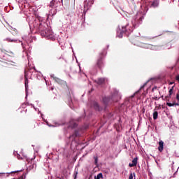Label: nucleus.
I'll use <instances>...</instances> for the list:
<instances>
[{
  "label": "nucleus",
  "mask_w": 179,
  "mask_h": 179,
  "mask_svg": "<svg viewBox=\"0 0 179 179\" xmlns=\"http://www.w3.org/2000/svg\"><path fill=\"white\" fill-rule=\"evenodd\" d=\"M55 82H56V83H58V85H65L66 83V82L64 80H62L57 77L55 78Z\"/></svg>",
  "instance_id": "6ab92c4d"
},
{
  "label": "nucleus",
  "mask_w": 179,
  "mask_h": 179,
  "mask_svg": "<svg viewBox=\"0 0 179 179\" xmlns=\"http://www.w3.org/2000/svg\"><path fill=\"white\" fill-rule=\"evenodd\" d=\"M122 106H125L127 108L131 106V102L129 101V99L124 100V103H122Z\"/></svg>",
  "instance_id": "b1692460"
},
{
  "label": "nucleus",
  "mask_w": 179,
  "mask_h": 179,
  "mask_svg": "<svg viewBox=\"0 0 179 179\" xmlns=\"http://www.w3.org/2000/svg\"><path fill=\"white\" fill-rule=\"evenodd\" d=\"M24 86H25V99L27 100V97L29 96V78H27V76H24Z\"/></svg>",
  "instance_id": "f8f14e48"
},
{
  "label": "nucleus",
  "mask_w": 179,
  "mask_h": 179,
  "mask_svg": "<svg viewBox=\"0 0 179 179\" xmlns=\"http://www.w3.org/2000/svg\"><path fill=\"white\" fill-rule=\"evenodd\" d=\"M127 110V106H122V103L120 106V108H119V110H120V111H122V110Z\"/></svg>",
  "instance_id": "473e14b6"
},
{
  "label": "nucleus",
  "mask_w": 179,
  "mask_h": 179,
  "mask_svg": "<svg viewBox=\"0 0 179 179\" xmlns=\"http://www.w3.org/2000/svg\"><path fill=\"white\" fill-rule=\"evenodd\" d=\"M102 101H103V103L105 106V108H107V107L108 106V103H110V102L113 103V101H112L111 97L110 96H104L102 99Z\"/></svg>",
  "instance_id": "ddd939ff"
},
{
  "label": "nucleus",
  "mask_w": 179,
  "mask_h": 179,
  "mask_svg": "<svg viewBox=\"0 0 179 179\" xmlns=\"http://www.w3.org/2000/svg\"><path fill=\"white\" fill-rule=\"evenodd\" d=\"M176 80H177L178 82H179V74H178V75L176 76Z\"/></svg>",
  "instance_id": "79ce46f5"
},
{
  "label": "nucleus",
  "mask_w": 179,
  "mask_h": 179,
  "mask_svg": "<svg viewBox=\"0 0 179 179\" xmlns=\"http://www.w3.org/2000/svg\"><path fill=\"white\" fill-rule=\"evenodd\" d=\"M94 164L95 166H99V157H94Z\"/></svg>",
  "instance_id": "7c9ffc66"
},
{
  "label": "nucleus",
  "mask_w": 179,
  "mask_h": 179,
  "mask_svg": "<svg viewBox=\"0 0 179 179\" xmlns=\"http://www.w3.org/2000/svg\"><path fill=\"white\" fill-rule=\"evenodd\" d=\"M69 104H71V103H72V97L69 96Z\"/></svg>",
  "instance_id": "ea45409f"
},
{
  "label": "nucleus",
  "mask_w": 179,
  "mask_h": 179,
  "mask_svg": "<svg viewBox=\"0 0 179 179\" xmlns=\"http://www.w3.org/2000/svg\"><path fill=\"white\" fill-rule=\"evenodd\" d=\"M50 90H54V87H50Z\"/></svg>",
  "instance_id": "864d4df0"
},
{
  "label": "nucleus",
  "mask_w": 179,
  "mask_h": 179,
  "mask_svg": "<svg viewBox=\"0 0 179 179\" xmlns=\"http://www.w3.org/2000/svg\"><path fill=\"white\" fill-rule=\"evenodd\" d=\"M166 106H168V107H174V106H177V103H176V101H173V103L166 101Z\"/></svg>",
  "instance_id": "393cba45"
},
{
  "label": "nucleus",
  "mask_w": 179,
  "mask_h": 179,
  "mask_svg": "<svg viewBox=\"0 0 179 179\" xmlns=\"http://www.w3.org/2000/svg\"><path fill=\"white\" fill-rule=\"evenodd\" d=\"M150 81V80H148L146 81V83H145L141 87L140 89L138 90V92H139L140 90H142V89H143V87H145V86H146L148 85V83H149V82Z\"/></svg>",
  "instance_id": "cd10ccee"
},
{
  "label": "nucleus",
  "mask_w": 179,
  "mask_h": 179,
  "mask_svg": "<svg viewBox=\"0 0 179 179\" xmlns=\"http://www.w3.org/2000/svg\"><path fill=\"white\" fill-rule=\"evenodd\" d=\"M25 113H27V109L25 110Z\"/></svg>",
  "instance_id": "052dcab7"
},
{
  "label": "nucleus",
  "mask_w": 179,
  "mask_h": 179,
  "mask_svg": "<svg viewBox=\"0 0 179 179\" xmlns=\"http://www.w3.org/2000/svg\"><path fill=\"white\" fill-rule=\"evenodd\" d=\"M135 179V178H134Z\"/></svg>",
  "instance_id": "69168bd1"
},
{
  "label": "nucleus",
  "mask_w": 179,
  "mask_h": 179,
  "mask_svg": "<svg viewBox=\"0 0 179 179\" xmlns=\"http://www.w3.org/2000/svg\"><path fill=\"white\" fill-rule=\"evenodd\" d=\"M138 47H141V48H147L149 50H152V51H160L162 50H170V48H171V43H168L164 46V45H153L151 44L141 43L140 45H138Z\"/></svg>",
  "instance_id": "20e7f679"
},
{
  "label": "nucleus",
  "mask_w": 179,
  "mask_h": 179,
  "mask_svg": "<svg viewBox=\"0 0 179 179\" xmlns=\"http://www.w3.org/2000/svg\"><path fill=\"white\" fill-rule=\"evenodd\" d=\"M76 127H78V124L75 123V124H73V128H76Z\"/></svg>",
  "instance_id": "49530a36"
},
{
  "label": "nucleus",
  "mask_w": 179,
  "mask_h": 179,
  "mask_svg": "<svg viewBox=\"0 0 179 179\" xmlns=\"http://www.w3.org/2000/svg\"><path fill=\"white\" fill-rule=\"evenodd\" d=\"M109 96L112 100V103H117V101H118V100L121 99V94H120V91L117 89H114L113 92Z\"/></svg>",
  "instance_id": "1a4fd4ad"
},
{
  "label": "nucleus",
  "mask_w": 179,
  "mask_h": 179,
  "mask_svg": "<svg viewBox=\"0 0 179 179\" xmlns=\"http://www.w3.org/2000/svg\"><path fill=\"white\" fill-rule=\"evenodd\" d=\"M177 173H178V169L176 171V172L173 173V175L172 176L173 178H176V176L177 175Z\"/></svg>",
  "instance_id": "e433bc0d"
},
{
  "label": "nucleus",
  "mask_w": 179,
  "mask_h": 179,
  "mask_svg": "<svg viewBox=\"0 0 179 179\" xmlns=\"http://www.w3.org/2000/svg\"><path fill=\"white\" fill-rule=\"evenodd\" d=\"M153 114H152V115H153V120H157V117H159V112H157V110H156V108H155L154 110H153Z\"/></svg>",
  "instance_id": "5701e85b"
},
{
  "label": "nucleus",
  "mask_w": 179,
  "mask_h": 179,
  "mask_svg": "<svg viewBox=\"0 0 179 179\" xmlns=\"http://www.w3.org/2000/svg\"><path fill=\"white\" fill-rule=\"evenodd\" d=\"M155 89H157V86H155V87H154L153 88H152V92H153V90H155Z\"/></svg>",
  "instance_id": "8fccbe9b"
},
{
  "label": "nucleus",
  "mask_w": 179,
  "mask_h": 179,
  "mask_svg": "<svg viewBox=\"0 0 179 179\" xmlns=\"http://www.w3.org/2000/svg\"><path fill=\"white\" fill-rule=\"evenodd\" d=\"M38 114H40L41 113V111H40V110H38Z\"/></svg>",
  "instance_id": "13d9d810"
},
{
  "label": "nucleus",
  "mask_w": 179,
  "mask_h": 179,
  "mask_svg": "<svg viewBox=\"0 0 179 179\" xmlns=\"http://www.w3.org/2000/svg\"><path fill=\"white\" fill-rule=\"evenodd\" d=\"M0 59L6 61L7 62L6 64L7 66H10V65H13L12 64H15V62L12 61V56L5 52V51L1 48H0Z\"/></svg>",
  "instance_id": "0eeeda50"
},
{
  "label": "nucleus",
  "mask_w": 179,
  "mask_h": 179,
  "mask_svg": "<svg viewBox=\"0 0 179 179\" xmlns=\"http://www.w3.org/2000/svg\"><path fill=\"white\" fill-rule=\"evenodd\" d=\"M50 78H52L53 80H55V78H57V77L54 74H50Z\"/></svg>",
  "instance_id": "4c0bfd02"
},
{
  "label": "nucleus",
  "mask_w": 179,
  "mask_h": 179,
  "mask_svg": "<svg viewBox=\"0 0 179 179\" xmlns=\"http://www.w3.org/2000/svg\"><path fill=\"white\" fill-rule=\"evenodd\" d=\"M86 118V112H85L84 110V113L78 118V121H80L81 120H85Z\"/></svg>",
  "instance_id": "a878e982"
},
{
  "label": "nucleus",
  "mask_w": 179,
  "mask_h": 179,
  "mask_svg": "<svg viewBox=\"0 0 179 179\" xmlns=\"http://www.w3.org/2000/svg\"><path fill=\"white\" fill-rule=\"evenodd\" d=\"M85 10H87V8L86 7V1H85V4H84V12Z\"/></svg>",
  "instance_id": "a19ab883"
},
{
  "label": "nucleus",
  "mask_w": 179,
  "mask_h": 179,
  "mask_svg": "<svg viewBox=\"0 0 179 179\" xmlns=\"http://www.w3.org/2000/svg\"><path fill=\"white\" fill-rule=\"evenodd\" d=\"M82 134H80L79 129H76L73 134L68 138L71 148H78L80 145V141L78 138H80Z\"/></svg>",
  "instance_id": "7ed1b4c3"
},
{
  "label": "nucleus",
  "mask_w": 179,
  "mask_h": 179,
  "mask_svg": "<svg viewBox=\"0 0 179 179\" xmlns=\"http://www.w3.org/2000/svg\"><path fill=\"white\" fill-rule=\"evenodd\" d=\"M98 85H103L106 82V78H99L96 80Z\"/></svg>",
  "instance_id": "412c9836"
},
{
  "label": "nucleus",
  "mask_w": 179,
  "mask_h": 179,
  "mask_svg": "<svg viewBox=\"0 0 179 179\" xmlns=\"http://www.w3.org/2000/svg\"><path fill=\"white\" fill-rule=\"evenodd\" d=\"M106 55H107V48H103L99 53V56L95 64V72H97V69L101 70L104 68V58H106Z\"/></svg>",
  "instance_id": "423d86ee"
},
{
  "label": "nucleus",
  "mask_w": 179,
  "mask_h": 179,
  "mask_svg": "<svg viewBox=\"0 0 179 179\" xmlns=\"http://www.w3.org/2000/svg\"><path fill=\"white\" fill-rule=\"evenodd\" d=\"M162 100H166V101H170V99H168L166 96H162Z\"/></svg>",
  "instance_id": "f704fd0d"
},
{
  "label": "nucleus",
  "mask_w": 179,
  "mask_h": 179,
  "mask_svg": "<svg viewBox=\"0 0 179 179\" xmlns=\"http://www.w3.org/2000/svg\"><path fill=\"white\" fill-rule=\"evenodd\" d=\"M176 100H178V102L176 103V106H179V94H176Z\"/></svg>",
  "instance_id": "c9c22d12"
},
{
  "label": "nucleus",
  "mask_w": 179,
  "mask_h": 179,
  "mask_svg": "<svg viewBox=\"0 0 179 179\" xmlns=\"http://www.w3.org/2000/svg\"><path fill=\"white\" fill-rule=\"evenodd\" d=\"M143 39H144L145 41H146V40H148V38L144 37V38H143Z\"/></svg>",
  "instance_id": "5fc2aeb1"
},
{
  "label": "nucleus",
  "mask_w": 179,
  "mask_h": 179,
  "mask_svg": "<svg viewBox=\"0 0 179 179\" xmlns=\"http://www.w3.org/2000/svg\"><path fill=\"white\" fill-rule=\"evenodd\" d=\"M21 44H22V47H23V43H22Z\"/></svg>",
  "instance_id": "680f3d73"
},
{
  "label": "nucleus",
  "mask_w": 179,
  "mask_h": 179,
  "mask_svg": "<svg viewBox=\"0 0 179 179\" xmlns=\"http://www.w3.org/2000/svg\"><path fill=\"white\" fill-rule=\"evenodd\" d=\"M174 162H172V166H171V169H172V170H173L174 169Z\"/></svg>",
  "instance_id": "c03bdc74"
},
{
  "label": "nucleus",
  "mask_w": 179,
  "mask_h": 179,
  "mask_svg": "<svg viewBox=\"0 0 179 179\" xmlns=\"http://www.w3.org/2000/svg\"><path fill=\"white\" fill-rule=\"evenodd\" d=\"M79 68H80V66H79Z\"/></svg>",
  "instance_id": "0e129e2a"
},
{
  "label": "nucleus",
  "mask_w": 179,
  "mask_h": 179,
  "mask_svg": "<svg viewBox=\"0 0 179 179\" xmlns=\"http://www.w3.org/2000/svg\"><path fill=\"white\" fill-rule=\"evenodd\" d=\"M27 176V172L24 173L18 179H26Z\"/></svg>",
  "instance_id": "72a5a7b5"
},
{
  "label": "nucleus",
  "mask_w": 179,
  "mask_h": 179,
  "mask_svg": "<svg viewBox=\"0 0 179 179\" xmlns=\"http://www.w3.org/2000/svg\"><path fill=\"white\" fill-rule=\"evenodd\" d=\"M118 12L123 16V17L127 16V17L131 18V24L134 29L139 27V24H142V22L143 19H145V15L141 12H137L136 14L125 12L124 10H122V12Z\"/></svg>",
  "instance_id": "f03ea898"
},
{
  "label": "nucleus",
  "mask_w": 179,
  "mask_h": 179,
  "mask_svg": "<svg viewBox=\"0 0 179 179\" xmlns=\"http://www.w3.org/2000/svg\"><path fill=\"white\" fill-rule=\"evenodd\" d=\"M27 44H28V45H29V42H28V43H27Z\"/></svg>",
  "instance_id": "e2e57ef3"
},
{
  "label": "nucleus",
  "mask_w": 179,
  "mask_h": 179,
  "mask_svg": "<svg viewBox=\"0 0 179 179\" xmlns=\"http://www.w3.org/2000/svg\"><path fill=\"white\" fill-rule=\"evenodd\" d=\"M57 59H64L62 57L57 58Z\"/></svg>",
  "instance_id": "603ef678"
},
{
  "label": "nucleus",
  "mask_w": 179,
  "mask_h": 179,
  "mask_svg": "<svg viewBox=\"0 0 179 179\" xmlns=\"http://www.w3.org/2000/svg\"><path fill=\"white\" fill-rule=\"evenodd\" d=\"M138 165V157H136L131 161V163L129 164V167H136Z\"/></svg>",
  "instance_id": "dca6fc26"
},
{
  "label": "nucleus",
  "mask_w": 179,
  "mask_h": 179,
  "mask_svg": "<svg viewBox=\"0 0 179 179\" xmlns=\"http://www.w3.org/2000/svg\"><path fill=\"white\" fill-rule=\"evenodd\" d=\"M29 106H31V107H33V108L35 110V111H37V108H36V106H34V104L30 103H29L27 101H26L24 103H22L21 105V107H22V108H27Z\"/></svg>",
  "instance_id": "4468645a"
},
{
  "label": "nucleus",
  "mask_w": 179,
  "mask_h": 179,
  "mask_svg": "<svg viewBox=\"0 0 179 179\" xmlns=\"http://www.w3.org/2000/svg\"><path fill=\"white\" fill-rule=\"evenodd\" d=\"M46 122V125H48V127H61L65 125V122H57L55 123V125H51L50 124V123H48V121H45Z\"/></svg>",
  "instance_id": "2eb2a0df"
},
{
  "label": "nucleus",
  "mask_w": 179,
  "mask_h": 179,
  "mask_svg": "<svg viewBox=\"0 0 179 179\" xmlns=\"http://www.w3.org/2000/svg\"><path fill=\"white\" fill-rule=\"evenodd\" d=\"M136 174L135 173V172L134 173L130 172L129 179H134V177H136Z\"/></svg>",
  "instance_id": "c756f323"
},
{
  "label": "nucleus",
  "mask_w": 179,
  "mask_h": 179,
  "mask_svg": "<svg viewBox=\"0 0 179 179\" xmlns=\"http://www.w3.org/2000/svg\"><path fill=\"white\" fill-rule=\"evenodd\" d=\"M41 118H43V117L44 116V115L43 113H41Z\"/></svg>",
  "instance_id": "4d7b16f0"
},
{
  "label": "nucleus",
  "mask_w": 179,
  "mask_h": 179,
  "mask_svg": "<svg viewBox=\"0 0 179 179\" xmlns=\"http://www.w3.org/2000/svg\"><path fill=\"white\" fill-rule=\"evenodd\" d=\"M78 170H76V168L75 171H74V173H73V177L74 179L78 178Z\"/></svg>",
  "instance_id": "bb28decb"
},
{
  "label": "nucleus",
  "mask_w": 179,
  "mask_h": 179,
  "mask_svg": "<svg viewBox=\"0 0 179 179\" xmlns=\"http://www.w3.org/2000/svg\"><path fill=\"white\" fill-rule=\"evenodd\" d=\"M6 41H8V43H21L22 41H20V40H17V39H12L10 38H6Z\"/></svg>",
  "instance_id": "aec40b11"
},
{
  "label": "nucleus",
  "mask_w": 179,
  "mask_h": 179,
  "mask_svg": "<svg viewBox=\"0 0 179 179\" xmlns=\"http://www.w3.org/2000/svg\"><path fill=\"white\" fill-rule=\"evenodd\" d=\"M134 31V27H129V24H126L124 27H122V29L118 28L117 29L116 37L119 38H122L124 36L127 37Z\"/></svg>",
  "instance_id": "39448f33"
},
{
  "label": "nucleus",
  "mask_w": 179,
  "mask_h": 179,
  "mask_svg": "<svg viewBox=\"0 0 179 179\" xmlns=\"http://www.w3.org/2000/svg\"><path fill=\"white\" fill-rule=\"evenodd\" d=\"M20 171H23V169L13 171L7 172V173H0V174H7V177H9V174H13V173H20Z\"/></svg>",
  "instance_id": "4be33fe9"
},
{
  "label": "nucleus",
  "mask_w": 179,
  "mask_h": 179,
  "mask_svg": "<svg viewBox=\"0 0 179 179\" xmlns=\"http://www.w3.org/2000/svg\"><path fill=\"white\" fill-rule=\"evenodd\" d=\"M110 47V45H107V49H108Z\"/></svg>",
  "instance_id": "bf43d9fd"
},
{
  "label": "nucleus",
  "mask_w": 179,
  "mask_h": 179,
  "mask_svg": "<svg viewBox=\"0 0 179 179\" xmlns=\"http://www.w3.org/2000/svg\"><path fill=\"white\" fill-rule=\"evenodd\" d=\"M169 85H174V81H171L169 83Z\"/></svg>",
  "instance_id": "09e8293b"
},
{
  "label": "nucleus",
  "mask_w": 179,
  "mask_h": 179,
  "mask_svg": "<svg viewBox=\"0 0 179 179\" xmlns=\"http://www.w3.org/2000/svg\"><path fill=\"white\" fill-rule=\"evenodd\" d=\"M22 40H24V41H26L27 44H29H29H31L33 40H36V36H31V35L29 34V35H25L22 36Z\"/></svg>",
  "instance_id": "9b49d317"
},
{
  "label": "nucleus",
  "mask_w": 179,
  "mask_h": 179,
  "mask_svg": "<svg viewBox=\"0 0 179 179\" xmlns=\"http://www.w3.org/2000/svg\"><path fill=\"white\" fill-rule=\"evenodd\" d=\"M159 1L158 0H154L150 3V8H159Z\"/></svg>",
  "instance_id": "a211bd4d"
},
{
  "label": "nucleus",
  "mask_w": 179,
  "mask_h": 179,
  "mask_svg": "<svg viewBox=\"0 0 179 179\" xmlns=\"http://www.w3.org/2000/svg\"><path fill=\"white\" fill-rule=\"evenodd\" d=\"M173 90H174V85L169 90V96H173Z\"/></svg>",
  "instance_id": "2f4dec72"
},
{
  "label": "nucleus",
  "mask_w": 179,
  "mask_h": 179,
  "mask_svg": "<svg viewBox=\"0 0 179 179\" xmlns=\"http://www.w3.org/2000/svg\"><path fill=\"white\" fill-rule=\"evenodd\" d=\"M58 43H59V44H61V43H62V41L58 40Z\"/></svg>",
  "instance_id": "6e6d98bb"
},
{
  "label": "nucleus",
  "mask_w": 179,
  "mask_h": 179,
  "mask_svg": "<svg viewBox=\"0 0 179 179\" xmlns=\"http://www.w3.org/2000/svg\"><path fill=\"white\" fill-rule=\"evenodd\" d=\"M33 167H34V165H33L32 166H30L29 170H31V169H33Z\"/></svg>",
  "instance_id": "3c124183"
},
{
  "label": "nucleus",
  "mask_w": 179,
  "mask_h": 179,
  "mask_svg": "<svg viewBox=\"0 0 179 179\" xmlns=\"http://www.w3.org/2000/svg\"><path fill=\"white\" fill-rule=\"evenodd\" d=\"M25 54H26L27 58L29 61V59H30V56H29V53L27 52H26Z\"/></svg>",
  "instance_id": "58836bf2"
},
{
  "label": "nucleus",
  "mask_w": 179,
  "mask_h": 179,
  "mask_svg": "<svg viewBox=\"0 0 179 179\" xmlns=\"http://www.w3.org/2000/svg\"><path fill=\"white\" fill-rule=\"evenodd\" d=\"M166 97H167L168 99H171V96H170V94H169V95L166 96Z\"/></svg>",
  "instance_id": "de8ad7c7"
},
{
  "label": "nucleus",
  "mask_w": 179,
  "mask_h": 179,
  "mask_svg": "<svg viewBox=\"0 0 179 179\" xmlns=\"http://www.w3.org/2000/svg\"><path fill=\"white\" fill-rule=\"evenodd\" d=\"M158 150L159 152H163L164 149V141L160 140L158 143Z\"/></svg>",
  "instance_id": "f3484780"
},
{
  "label": "nucleus",
  "mask_w": 179,
  "mask_h": 179,
  "mask_svg": "<svg viewBox=\"0 0 179 179\" xmlns=\"http://www.w3.org/2000/svg\"><path fill=\"white\" fill-rule=\"evenodd\" d=\"M91 107L95 110V111L101 112L103 111V106H101L100 104H99V102L96 101H91Z\"/></svg>",
  "instance_id": "9d476101"
},
{
  "label": "nucleus",
  "mask_w": 179,
  "mask_h": 179,
  "mask_svg": "<svg viewBox=\"0 0 179 179\" xmlns=\"http://www.w3.org/2000/svg\"><path fill=\"white\" fill-rule=\"evenodd\" d=\"M17 155V159H20V155L19 153H17V152H16Z\"/></svg>",
  "instance_id": "a18cd8bd"
},
{
  "label": "nucleus",
  "mask_w": 179,
  "mask_h": 179,
  "mask_svg": "<svg viewBox=\"0 0 179 179\" xmlns=\"http://www.w3.org/2000/svg\"><path fill=\"white\" fill-rule=\"evenodd\" d=\"M103 178V173H99L96 176H94V179Z\"/></svg>",
  "instance_id": "c85d7f7f"
},
{
  "label": "nucleus",
  "mask_w": 179,
  "mask_h": 179,
  "mask_svg": "<svg viewBox=\"0 0 179 179\" xmlns=\"http://www.w3.org/2000/svg\"><path fill=\"white\" fill-rule=\"evenodd\" d=\"M29 25L31 31L35 30V33H38L42 37H45L48 40L55 41L57 38L51 30V27L48 26L47 20L43 17L37 16L35 18H31L29 21Z\"/></svg>",
  "instance_id": "f257e3e1"
},
{
  "label": "nucleus",
  "mask_w": 179,
  "mask_h": 179,
  "mask_svg": "<svg viewBox=\"0 0 179 179\" xmlns=\"http://www.w3.org/2000/svg\"><path fill=\"white\" fill-rule=\"evenodd\" d=\"M109 117H114V113H109Z\"/></svg>",
  "instance_id": "37998d69"
},
{
  "label": "nucleus",
  "mask_w": 179,
  "mask_h": 179,
  "mask_svg": "<svg viewBox=\"0 0 179 179\" xmlns=\"http://www.w3.org/2000/svg\"><path fill=\"white\" fill-rule=\"evenodd\" d=\"M63 0H52L50 1V3L49 4L50 8H52L53 13H52V9L50 10V14L52 15V16H54L55 15H57V8H58V3L59 5H61L62 3Z\"/></svg>",
  "instance_id": "6e6552de"
}]
</instances>
